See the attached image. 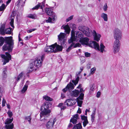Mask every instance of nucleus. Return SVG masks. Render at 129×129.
<instances>
[{
    "label": "nucleus",
    "mask_w": 129,
    "mask_h": 129,
    "mask_svg": "<svg viewBox=\"0 0 129 129\" xmlns=\"http://www.w3.org/2000/svg\"><path fill=\"white\" fill-rule=\"evenodd\" d=\"M4 42L5 44L3 47V50L4 51L8 50L9 52H12L14 44L12 37H6L5 39L2 37H0V46H2Z\"/></svg>",
    "instance_id": "obj_1"
},
{
    "label": "nucleus",
    "mask_w": 129,
    "mask_h": 129,
    "mask_svg": "<svg viewBox=\"0 0 129 129\" xmlns=\"http://www.w3.org/2000/svg\"><path fill=\"white\" fill-rule=\"evenodd\" d=\"M51 104L50 102H48L43 104L41 106L40 109L41 112L40 113V120L44 122L47 121V120L50 116L51 111L48 109L51 107Z\"/></svg>",
    "instance_id": "obj_2"
},
{
    "label": "nucleus",
    "mask_w": 129,
    "mask_h": 129,
    "mask_svg": "<svg viewBox=\"0 0 129 129\" xmlns=\"http://www.w3.org/2000/svg\"><path fill=\"white\" fill-rule=\"evenodd\" d=\"M45 57V55H43L30 63L28 70L29 72H32L36 67L38 68L41 67L42 65V62Z\"/></svg>",
    "instance_id": "obj_3"
},
{
    "label": "nucleus",
    "mask_w": 129,
    "mask_h": 129,
    "mask_svg": "<svg viewBox=\"0 0 129 129\" xmlns=\"http://www.w3.org/2000/svg\"><path fill=\"white\" fill-rule=\"evenodd\" d=\"M92 33L94 37V40L97 41H98L100 40L101 36L100 34H97L96 31L93 30L92 32V31L89 28L87 27L86 30L83 33L86 36L88 37H90L92 36Z\"/></svg>",
    "instance_id": "obj_4"
},
{
    "label": "nucleus",
    "mask_w": 129,
    "mask_h": 129,
    "mask_svg": "<svg viewBox=\"0 0 129 129\" xmlns=\"http://www.w3.org/2000/svg\"><path fill=\"white\" fill-rule=\"evenodd\" d=\"M114 41L113 46V49L114 54L119 52L120 49V43L119 40L115 39Z\"/></svg>",
    "instance_id": "obj_5"
},
{
    "label": "nucleus",
    "mask_w": 129,
    "mask_h": 129,
    "mask_svg": "<svg viewBox=\"0 0 129 129\" xmlns=\"http://www.w3.org/2000/svg\"><path fill=\"white\" fill-rule=\"evenodd\" d=\"M114 38L115 39L120 40L121 39L122 34L121 30L118 28H115L113 31Z\"/></svg>",
    "instance_id": "obj_6"
},
{
    "label": "nucleus",
    "mask_w": 129,
    "mask_h": 129,
    "mask_svg": "<svg viewBox=\"0 0 129 129\" xmlns=\"http://www.w3.org/2000/svg\"><path fill=\"white\" fill-rule=\"evenodd\" d=\"M5 24H3L1 25L0 28V32L1 34L2 35H5V34H11V28L10 27L9 28L6 29L5 30Z\"/></svg>",
    "instance_id": "obj_7"
},
{
    "label": "nucleus",
    "mask_w": 129,
    "mask_h": 129,
    "mask_svg": "<svg viewBox=\"0 0 129 129\" xmlns=\"http://www.w3.org/2000/svg\"><path fill=\"white\" fill-rule=\"evenodd\" d=\"M5 54L6 55L4 54L1 55V57L4 60L3 61V65H5L6 63L8 62L11 59V55L8 52H6Z\"/></svg>",
    "instance_id": "obj_8"
},
{
    "label": "nucleus",
    "mask_w": 129,
    "mask_h": 129,
    "mask_svg": "<svg viewBox=\"0 0 129 129\" xmlns=\"http://www.w3.org/2000/svg\"><path fill=\"white\" fill-rule=\"evenodd\" d=\"M56 119L55 118H51L46 123V127L47 129H53L55 122Z\"/></svg>",
    "instance_id": "obj_9"
},
{
    "label": "nucleus",
    "mask_w": 129,
    "mask_h": 129,
    "mask_svg": "<svg viewBox=\"0 0 129 129\" xmlns=\"http://www.w3.org/2000/svg\"><path fill=\"white\" fill-rule=\"evenodd\" d=\"M13 120V118H8L5 121V124H7L5 126L6 128L7 129H12L14 125L13 123L11 124H9L11 123Z\"/></svg>",
    "instance_id": "obj_10"
},
{
    "label": "nucleus",
    "mask_w": 129,
    "mask_h": 129,
    "mask_svg": "<svg viewBox=\"0 0 129 129\" xmlns=\"http://www.w3.org/2000/svg\"><path fill=\"white\" fill-rule=\"evenodd\" d=\"M66 34L64 33H61L58 36L59 40L58 43L61 45L64 44L65 42L64 39L65 37Z\"/></svg>",
    "instance_id": "obj_11"
},
{
    "label": "nucleus",
    "mask_w": 129,
    "mask_h": 129,
    "mask_svg": "<svg viewBox=\"0 0 129 129\" xmlns=\"http://www.w3.org/2000/svg\"><path fill=\"white\" fill-rule=\"evenodd\" d=\"M46 12L48 15L49 16H52V18L53 21L55 20V15L52 11L51 9L50 8H46L45 9Z\"/></svg>",
    "instance_id": "obj_12"
},
{
    "label": "nucleus",
    "mask_w": 129,
    "mask_h": 129,
    "mask_svg": "<svg viewBox=\"0 0 129 129\" xmlns=\"http://www.w3.org/2000/svg\"><path fill=\"white\" fill-rule=\"evenodd\" d=\"M89 46L95 49H99V45L96 42L94 41H90L88 44Z\"/></svg>",
    "instance_id": "obj_13"
},
{
    "label": "nucleus",
    "mask_w": 129,
    "mask_h": 129,
    "mask_svg": "<svg viewBox=\"0 0 129 129\" xmlns=\"http://www.w3.org/2000/svg\"><path fill=\"white\" fill-rule=\"evenodd\" d=\"M54 48L52 45L51 46H47L45 48L44 51L48 53H51L52 52H54Z\"/></svg>",
    "instance_id": "obj_14"
},
{
    "label": "nucleus",
    "mask_w": 129,
    "mask_h": 129,
    "mask_svg": "<svg viewBox=\"0 0 129 129\" xmlns=\"http://www.w3.org/2000/svg\"><path fill=\"white\" fill-rule=\"evenodd\" d=\"M74 86L73 84L71 82H70L67 85L66 87L62 89V90L63 92L65 93L67 91V90H70L74 89Z\"/></svg>",
    "instance_id": "obj_15"
},
{
    "label": "nucleus",
    "mask_w": 129,
    "mask_h": 129,
    "mask_svg": "<svg viewBox=\"0 0 129 129\" xmlns=\"http://www.w3.org/2000/svg\"><path fill=\"white\" fill-rule=\"evenodd\" d=\"M54 49V53L58 51H62V47L61 45H59L57 44V43H55L54 44H52Z\"/></svg>",
    "instance_id": "obj_16"
},
{
    "label": "nucleus",
    "mask_w": 129,
    "mask_h": 129,
    "mask_svg": "<svg viewBox=\"0 0 129 129\" xmlns=\"http://www.w3.org/2000/svg\"><path fill=\"white\" fill-rule=\"evenodd\" d=\"M45 5V2H43L41 3H39L38 4L34 7L32 9L37 10L39 8L43 10V8H44Z\"/></svg>",
    "instance_id": "obj_17"
},
{
    "label": "nucleus",
    "mask_w": 129,
    "mask_h": 129,
    "mask_svg": "<svg viewBox=\"0 0 129 129\" xmlns=\"http://www.w3.org/2000/svg\"><path fill=\"white\" fill-rule=\"evenodd\" d=\"M89 41V39L87 37L82 38L80 39L79 42L82 44L87 45L88 44Z\"/></svg>",
    "instance_id": "obj_18"
},
{
    "label": "nucleus",
    "mask_w": 129,
    "mask_h": 129,
    "mask_svg": "<svg viewBox=\"0 0 129 129\" xmlns=\"http://www.w3.org/2000/svg\"><path fill=\"white\" fill-rule=\"evenodd\" d=\"M81 119L82 121H83V125L84 127H85L88 123L87 119V117L85 116L84 115H81Z\"/></svg>",
    "instance_id": "obj_19"
},
{
    "label": "nucleus",
    "mask_w": 129,
    "mask_h": 129,
    "mask_svg": "<svg viewBox=\"0 0 129 129\" xmlns=\"http://www.w3.org/2000/svg\"><path fill=\"white\" fill-rule=\"evenodd\" d=\"M75 102H73V101L71 99H68L66 100L64 102V105L67 106H72L75 104Z\"/></svg>",
    "instance_id": "obj_20"
},
{
    "label": "nucleus",
    "mask_w": 129,
    "mask_h": 129,
    "mask_svg": "<svg viewBox=\"0 0 129 129\" xmlns=\"http://www.w3.org/2000/svg\"><path fill=\"white\" fill-rule=\"evenodd\" d=\"M84 37V35L81 32L79 31H77L75 34V38L77 41L79 40L78 38H79L80 39H81Z\"/></svg>",
    "instance_id": "obj_21"
},
{
    "label": "nucleus",
    "mask_w": 129,
    "mask_h": 129,
    "mask_svg": "<svg viewBox=\"0 0 129 129\" xmlns=\"http://www.w3.org/2000/svg\"><path fill=\"white\" fill-rule=\"evenodd\" d=\"M78 115L76 114L74 115L70 120V122H72L73 124H76L77 122V119L78 118Z\"/></svg>",
    "instance_id": "obj_22"
},
{
    "label": "nucleus",
    "mask_w": 129,
    "mask_h": 129,
    "mask_svg": "<svg viewBox=\"0 0 129 129\" xmlns=\"http://www.w3.org/2000/svg\"><path fill=\"white\" fill-rule=\"evenodd\" d=\"M61 29H63L65 30V32L67 34H69L70 31V27L68 24L65 25H63L61 27Z\"/></svg>",
    "instance_id": "obj_23"
},
{
    "label": "nucleus",
    "mask_w": 129,
    "mask_h": 129,
    "mask_svg": "<svg viewBox=\"0 0 129 129\" xmlns=\"http://www.w3.org/2000/svg\"><path fill=\"white\" fill-rule=\"evenodd\" d=\"M29 82L28 81H26L25 85L21 90V92L23 93L27 90L28 87V85L29 84Z\"/></svg>",
    "instance_id": "obj_24"
},
{
    "label": "nucleus",
    "mask_w": 129,
    "mask_h": 129,
    "mask_svg": "<svg viewBox=\"0 0 129 129\" xmlns=\"http://www.w3.org/2000/svg\"><path fill=\"white\" fill-rule=\"evenodd\" d=\"M79 93V90L75 89L74 90L72 91L71 93V96H72L77 97Z\"/></svg>",
    "instance_id": "obj_25"
},
{
    "label": "nucleus",
    "mask_w": 129,
    "mask_h": 129,
    "mask_svg": "<svg viewBox=\"0 0 129 129\" xmlns=\"http://www.w3.org/2000/svg\"><path fill=\"white\" fill-rule=\"evenodd\" d=\"M70 27L72 29L71 34H75V30L76 28V25L73 23H71L70 24Z\"/></svg>",
    "instance_id": "obj_26"
},
{
    "label": "nucleus",
    "mask_w": 129,
    "mask_h": 129,
    "mask_svg": "<svg viewBox=\"0 0 129 129\" xmlns=\"http://www.w3.org/2000/svg\"><path fill=\"white\" fill-rule=\"evenodd\" d=\"M74 41H77L75 38V34H71V37L70 39L68 40V43L70 44Z\"/></svg>",
    "instance_id": "obj_27"
},
{
    "label": "nucleus",
    "mask_w": 129,
    "mask_h": 129,
    "mask_svg": "<svg viewBox=\"0 0 129 129\" xmlns=\"http://www.w3.org/2000/svg\"><path fill=\"white\" fill-rule=\"evenodd\" d=\"M105 48V46L102 43H101L100 44V46H99V49L96 50L99 51H100L101 52L103 53L104 51L105 52V51L104 49Z\"/></svg>",
    "instance_id": "obj_28"
},
{
    "label": "nucleus",
    "mask_w": 129,
    "mask_h": 129,
    "mask_svg": "<svg viewBox=\"0 0 129 129\" xmlns=\"http://www.w3.org/2000/svg\"><path fill=\"white\" fill-rule=\"evenodd\" d=\"M7 68H5L3 69V71L2 75V78L3 80L5 79L7 77Z\"/></svg>",
    "instance_id": "obj_29"
},
{
    "label": "nucleus",
    "mask_w": 129,
    "mask_h": 129,
    "mask_svg": "<svg viewBox=\"0 0 129 129\" xmlns=\"http://www.w3.org/2000/svg\"><path fill=\"white\" fill-rule=\"evenodd\" d=\"M24 3L25 2L22 1V0H18L16 3V4L18 7H19L20 5H21L22 6H23Z\"/></svg>",
    "instance_id": "obj_30"
},
{
    "label": "nucleus",
    "mask_w": 129,
    "mask_h": 129,
    "mask_svg": "<svg viewBox=\"0 0 129 129\" xmlns=\"http://www.w3.org/2000/svg\"><path fill=\"white\" fill-rule=\"evenodd\" d=\"M101 16L103 19L104 21H108V16L106 14L103 13L101 14Z\"/></svg>",
    "instance_id": "obj_31"
},
{
    "label": "nucleus",
    "mask_w": 129,
    "mask_h": 129,
    "mask_svg": "<svg viewBox=\"0 0 129 129\" xmlns=\"http://www.w3.org/2000/svg\"><path fill=\"white\" fill-rule=\"evenodd\" d=\"M24 72H22L19 75L16 79V80L17 82L19 81L24 76Z\"/></svg>",
    "instance_id": "obj_32"
},
{
    "label": "nucleus",
    "mask_w": 129,
    "mask_h": 129,
    "mask_svg": "<svg viewBox=\"0 0 129 129\" xmlns=\"http://www.w3.org/2000/svg\"><path fill=\"white\" fill-rule=\"evenodd\" d=\"M82 127L81 123H79L77 124L74 125L73 129H80Z\"/></svg>",
    "instance_id": "obj_33"
},
{
    "label": "nucleus",
    "mask_w": 129,
    "mask_h": 129,
    "mask_svg": "<svg viewBox=\"0 0 129 129\" xmlns=\"http://www.w3.org/2000/svg\"><path fill=\"white\" fill-rule=\"evenodd\" d=\"M27 17L29 18L35 19L37 18V16L35 14H29L27 16Z\"/></svg>",
    "instance_id": "obj_34"
},
{
    "label": "nucleus",
    "mask_w": 129,
    "mask_h": 129,
    "mask_svg": "<svg viewBox=\"0 0 129 129\" xmlns=\"http://www.w3.org/2000/svg\"><path fill=\"white\" fill-rule=\"evenodd\" d=\"M86 27L84 26L81 25L79 26L78 27V29L83 33L86 30Z\"/></svg>",
    "instance_id": "obj_35"
},
{
    "label": "nucleus",
    "mask_w": 129,
    "mask_h": 129,
    "mask_svg": "<svg viewBox=\"0 0 129 129\" xmlns=\"http://www.w3.org/2000/svg\"><path fill=\"white\" fill-rule=\"evenodd\" d=\"M79 76H77L75 80H72V82L74 84V85L76 86L78 83L79 80Z\"/></svg>",
    "instance_id": "obj_36"
},
{
    "label": "nucleus",
    "mask_w": 129,
    "mask_h": 129,
    "mask_svg": "<svg viewBox=\"0 0 129 129\" xmlns=\"http://www.w3.org/2000/svg\"><path fill=\"white\" fill-rule=\"evenodd\" d=\"M95 109H94L92 112V114L91 115V120L92 122H93L95 118Z\"/></svg>",
    "instance_id": "obj_37"
},
{
    "label": "nucleus",
    "mask_w": 129,
    "mask_h": 129,
    "mask_svg": "<svg viewBox=\"0 0 129 129\" xmlns=\"http://www.w3.org/2000/svg\"><path fill=\"white\" fill-rule=\"evenodd\" d=\"M43 98L45 100L49 101H52V99L48 96H43Z\"/></svg>",
    "instance_id": "obj_38"
},
{
    "label": "nucleus",
    "mask_w": 129,
    "mask_h": 129,
    "mask_svg": "<svg viewBox=\"0 0 129 129\" xmlns=\"http://www.w3.org/2000/svg\"><path fill=\"white\" fill-rule=\"evenodd\" d=\"M72 44H73V47L74 48L77 47H79L81 46V44L79 43H77L75 44L74 43H73Z\"/></svg>",
    "instance_id": "obj_39"
},
{
    "label": "nucleus",
    "mask_w": 129,
    "mask_h": 129,
    "mask_svg": "<svg viewBox=\"0 0 129 129\" xmlns=\"http://www.w3.org/2000/svg\"><path fill=\"white\" fill-rule=\"evenodd\" d=\"M25 120H27L28 121H29V123H30L31 118V117L30 116L25 117Z\"/></svg>",
    "instance_id": "obj_40"
},
{
    "label": "nucleus",
    "mask_w": 129,
    "mask_h": 129,
    "mask_svg": "<svg viewBox=\"0 0 129 129\" xmlns=\"http://www.w3.org/2000/svg\"><path fill=\"white\" fill-rule=\"evenodd\" d=\"M6 6L4 4H3L0 6V11H3L5 9Z\"/></svg>",
    "instance_id": "obj_41"
},
{
    "label": "nucleus",
    "mask_w": 129,
    "mask_h": 129,
    "mask_svg": "<svg viewBox=\"0 0 129 129\" xmlns=\"http://www.w3.org/2000/svg\"><path fill=\"white\" fill-rule=\"evenodd\" d=\"M84 96V94L81 93L80 94V95L78 97V99H79L80 100H83V98Z\"/></svg>",
    "instance_id": "obj_42"
},
{
    "label": "nucleus",
    "mask_w": 129,
    "mask_h": 129,
    "mask_svg": "<svg viewBox=\"0 0 129 129\" xmlns=\"http://www.w3.org/2000/svg\"><path fill=\"white\" fill-rule=\"evenodd\" d=\"M7 113L9 117L10 118H12L13 115V114L12 112L10 110H9Z\"/></svg>",
    "instance_id": "obj_43"
},
{
    "label": "nucleus",
    "mask_w": 129,
    "mask_h": 129,
    "mask_svg": "<svg viewBox=\"0 0 129 129\" xmlns=\"http://www.w3.org/2000/svg\"><path fill=\"white\" fill-rule=\"evenodd\" d=\"M77 102L78 106L80 107H81L82 106V104L83 103L82 101L79 100H77Z\"/></svg>",
    "instance_id": "obj_44"
},
{
    "label": "nucleus",
    "mask_w": 129,
    "mask_h": 129,
    "mask_svg": "<svg viewBox=\"0 0 129 129\" xmlns=\"http://www.w3.org/2000/svg\"><path fill=\"white\" fill-rule=\"evenodd\" d=\"M96 69V68L95 67H93L90 70V73L91 74H93L95 72Z\"/></svg>",
    "instance_id": "obj_45"
},
{
    "label": "nucleus",
    "mask_w": 129,
    "mask_h": 129,
    "mask_svg": "<svg viewBox=\"0 0 129 129\" xmlns=\"http://www.w3.org/2000/svg\"><path fill=\"white\" fill-rule=\"evenodd\" d=\"M73 44H72L67 49V52L69 51L72 48H73Z\"/></svg>",
    "instance_id": "obj_46"
},
{
    "label": "nucleus",
    "mask_w": 129,
    "mask_h": 129,
    "mask_svg": "<svg viewBox=\"0 0 129 129\" xmlns=\"http://www.w3.org/2000/svg\"><path fill=\"white\" fill-rule=\"evenodd\" d=\"M13 23L14 19H13L12 18L11 20V21L10 22V24L11 26L13 28H14V26L13 25Z\"/></svg>",
    "instance_id": "obj_47"
},
{
    "label": "nucleus",
    "mask_w": 129,
    "mask_h": 129,
    "mask_svg": "<svg viewBox=\"0 0 129 129\" xmlns=\"http://www.w3.org/2000/svg\"><path fill=\"white\" fill-rule=\"evenodd\" d=\"M103 8L104 11H106L107 10L108 8V6L106 3L104 5Z\"/></svg>",
    "instance_id": "obj_48"
},
{
    "label": "nucleus",
    "mask_w": 129,
    "mask_h": 129,
    "mask_svg": "<svg viewBox=\"0 0 129 129\" xmlns=\"http://www.w3.org/2000/svg\"><path fill=\"white\" fill-rule=\"evenodd\" d=\"M52 20H53L52 18H51L50 17H49L48 19L45 20L46 22L47 23L51 22Z\"/></svg>",
    "instance_id": "obj_49"
},
{
    "label": "nucleus",
    "mask_w": 129,
    "mask_h": 129,
    "mask_svg": "<svg viewBox=\"0 0 129 129\" xmlns=\"http://www.w3.org/2000/svg\"><path fill=\"white\" fill-rule=\"evenodd\" d=\"M73 15H72L69 17L66 20V21L67 22H68L72 20L73 18Z\"/></svg>",
    "instance_id": "obj_50"
},
{
    "label": "nucleus",
    "mask_w": 129,
    "mask_h": 129,
    "mask_svg": "<svg viewBox=\"0 0 129 129\" xmlns=\"http://www.w3.org/2000/svg\"><path fill=\"white\" fill-rule=\"evenodd\" d=\"M36 30V29L35 28H33V29H30L28 30L27 31V32L28 33H31L32 31H34Z\"/></svg>",
    "instance_id": "obj_51"
},
{
    "label": "nucleus",
    "mask_w": 129,
    "mask_h": 129,
    "mask_svg": "<svg viewBox=\"0 0 129 129\" xmlns=\"http://www.w3.org/2000/svg\"><path fill=\"white\" fill-rule=\"evenodd\" d=\"M85 57H89L90 56V54L88 52H86L85 53Z\"/></svg>",
    "instance_id": "obj_52"
},
{
    "label": "nucleus",
    "mask_w": 129,
    "mask_h": 129,
    "mask_svg": "<svg viewBox=\"0 0 129 129\" xmlns=\"http://www.w3.org/2000/svg\"><path fill=\"white\" fill-rule=\"evenodd\" d=\"M95 87V84H92L91 87L90 89L92 91L94 89Z\"/></svg>",
    "instance_id": "obj_53"
},
{
    "label": "nucleus",
    "mask_w": 129,
    "mask_h": 129,
    "mask_svg": "<svg viewBox=\"0 0 129 129\" xmlns=\"http://www.w3.org/2000/svg\"><path fill=\"white\" fill-rule=\"evenodd\" d=\"M6 103V101L5 99H3L2 101V106L4 107L5 106V104Z\"/></svg>",
    "instance_id": "obj_54"
},
{
    "label": "nucleus",
    "mask_w": 129,
    "mask_h": 129,
    "mask_svg": "<svg viewBox=\"0 0 129 129\" xmlns=\"http://www.w3.org/2000/svg\"><path fill=\"white\" fill-rule=\"evenodd\" d=\"M100 96V92H98L97 93L96 97L97 98H99Z\"/></svg>",
    "instance_id": "obj_55"
},
{
    "label": "nucleus",
    "mask_w": 129,
    "mask_h": 129,
    "mask_svg": "<svg viewBox=\"0 0 129 129\" xmlns=\"http://www.w3.org/2000/svg\"><path fill=\"white\" fill-rule=\"evenodd\" d=\"M73 126V125L71 123H70L68 126V128H71Z\"/></svg>",
    "instance_id": "obj_56"
},
{
    "label": "nucleus",
    "mask_w": 129,
    "mask_h": 129,
    "mask_svg": "<svg viewBox=\"0 0 129 129\" xmlns=\"http://www.w3.org/2000/svg\"><path fill=\"white\" fill-rule=\"evenodd\" d=\"M90 111L89 110H88L87 109H86L85 111V115H87V112H89Z\"/></svg>",
    "instance_id": "obj_57"
},
{
    "label": "nucleus",
    "mask_w": 129,
    "mask_h": 129,
    "mask_svg": "<svg viewBox=\"0 0 129 129\" xmlns=\"http://www.w3.org/2000/svg\"><path fill=\"white\" fill-rule=\"evenodd\" d=\"M77 113L79 114L81 113V109L79 108L78 110L77 111Z\"/></svg>",
    "instance_id": "obj_58"
},
{
    "label": "nucleus",
    "mask_w": 129,
    "mask_h": 129,
    "mask_svg": "<svg viewBox=\"0 0 129 129\" xmlns=\"http://www.w3.org/2000/svg\"><path fill=\"white\" fill-rule=\"evenodd\" d=\"M82 86V85L81 84H80L79 86L77 87V88H81Z\"/></svg>",
    "instance_id": "obj_59"
},
{
    "label": "nucleus",
    "mask_w": 129,
    "mask_h": 129,
    "mask_svg": "<svg viewBox=\"0 0 129 129\" xmlns=\"http://www.w3.org/2000/svg\"><path fill=\"white\" fill-rule=\"evenodd\" d=\"M63 105V103H60L58 105V107H61Z\"/></svg>",
    "instance_id": "obj_60"
},
{
    "label": "nucleus",
    "mask_w": 129,
    "mask_h": 129,
    "mask_svg": "<svg viewBox=\"0 0 129 129\" xmlns=\"http://www.w3.org/2000/svg\"><path fill=\"white\" fill-rule=\"evenodd\" d=\"M11 0H8L6 2V4L8 5L11 2Z\"/></svg>",
    "instance_id": "obj_61"
},
{
    "label": "nucleus",
    "mask_w": 129,
    "mask_h": 129,
    "mask_svg": "<svg viewBox=\"0 0 129 129\" xmlns=\"http://www.w3.org/2000/svg\"><path fill=\"white\" fill-rule=\"evenodd\" d=\"M31 37H28V36H27L25 38V40H27L29 39V38Z\"/></svg>",
    "instance_id": "obj_62"
},
{
    "label": "nucleus",
    "mask_w": 129,
    "mask_h": 129,
    "mask_svg": "<svg viewBox=\"0 0 129 129\" xmlns=\"http://www.w3.org/2000/svg\"><path fill=\"white\" fill-rule=\"evenodd\" d=\"M80 70H81V71H80L78 73L79 74H80V73L83 70V68L82 67H81L80 68Z\"/></svg>",
    "instance_id": "obj_63"
},
{
    "label": "nucleus",
    "mask_w": 129,
    "mask_h": 129,
    "mask_svg": "<svg viewBox=\"0 0 129 129\" xmlns=\"http://www.w3.org/2000/svg\"><path fill=\"white\" fill-rule=\"evenodd\" d=\"M66 108V107L65 106H63L62 107H61V109L62 110H64Z\"/></svg>",
    "instance_id": "obj_64"
}]
</instances>
